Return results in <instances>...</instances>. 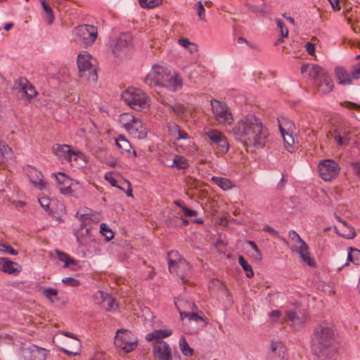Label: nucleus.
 Segmentation results:
<instances>
[{
    "mask_svg": "<svg viewBox=\"0 0 360 360\" xmlns=\"http://www.w3.org/2000/svg\"><path fill=\"white\" fill-rule=\"evenodd\" d=\"M173 130H174V131H175L177 134V135H178L177 139L178 140L186 139L188 138V134L186 132H185L184 131L181 130L178 125H174L173 127Z\"/></svg>",
    "mask_w": 360,
    "mask_h": 360,
    "instance_id": "nucleus-59",
    "label": "nucleus"
},
{
    "mask_svg": "<svg viewBox=\"0 0 360 360\" xmlns=\"http://www.w3.org/2000/svg\"><path fill=\"white\" fill-rule=\"evenodd\" d=\"M142 122L139 119L135 117L132 123H131L130 127L127 130L130 134H131V129H135L138 127H140L142 125Z\"/></svg>",
    "mask_w": 360,
    "mask_h": 360,
    "instance_id": "nucleus-63",
    "label": "nucleus"
},
{
    "mask_svg": "<svg viewBox=\"0 0 360 360\" xmlns=\"http://www.w3.org/2000/svg\"><path fill=\"white\" fill-rule=\"evenodd\" d=\"M320 177L325 181H330L338 175L340 167L332 159L323 160L318 165Z\"/></svg>",
    "mask_w": 360,
    "mask_h": 360,
    "instance_id": "nucleus-11",
    "label": "nucleus"
},
{
    "mask_svg": "<svg viewBox=\"0 0 360 360\" xmlns=\"http://www.w3.org/2000/svg\"><path fill=\"white\" fill-rule=\"evenodd\" d=\"M347 260L355 265L360 264V250L356 248H349Z\"/></svg>",
    "mask_w": 360,
    "mask_h": 360,
    "instance_id": "nucleus-39",
    "label": "nucleus"
},
{
    "mask_svg": "<svg viewBox=\"0 0 360 360\" xmlns=\"http://www.w3.org/2000/svg\"><path fill=\"white\" fill-rule=\"evenodd\" d=\"M0 153L1 157L3 158V162L4 160H8L12 157V150L11 148L4 142L0 140Z\"/></svg>",
    "mask_w": 360,
    "mask_h": 360,
    "instance_id": "nucleus-41",
    "label": "nucleus"
},
{
    "mask_svg": "<svg viewBox=\"0 0 360 360\" xmlns=\"http://www.w3.org/2000/svg\"><path fill=\"white\" fill-rule=\"evenodd\" d=\"M105 179L110 183V184L112 186L119 187L117 185V181L116 180V179L112 176V172H107L105 174Z\"/></svg>",
    "mask_w": 360,
    "mask_h": 360,
    "instance_id": "nucleus-62",
    "label": "nucleus"
},
{
    "mask_svg": "<svg viewBox=\"0 0 360 360\" xmlns=\"http://www.w3.org/2000/svg\"><path fill=\"white\" fill-rule=\"evenodd\" d=\"M58 334H62L70 338L72 344L73 345L72 348H60V350L70 356H77L80 354L81 351V341L76 338V336L70 332L60 331Z\"/></svg>",
    "mask_w": 360,
    "mask_h": 360,
    "instance_id": "nucleus-21",
    "label": "nucleus"
},
{
    "mask_svg": "<svg viewBox=\"0 0 360 360\" xmlns=\"http://www.w3.org/2000/svg\"><path fill=\"white\" fill-rule=\"evenodd\" d=\"M279 131L282 135L284 147L290 153H292L295 150V140L290 130L292 127V124L285 117L278 118Z\"/></svg>",
    "mask_w": 360,
    "mask_h": 360,
    "instance_id": "nucleus-12",
    "label": "nucleus"
},
{
    "mask_svg": "<svg viewBox=\"0 0 360 360\" xmlns=\"http://www.w3.org/2000/svg\"><path fill=\"white\" fill-rule=\"evenodd\" d=\"M46 351L44 348L30 345L24 348V360H45Z\"/></svg>",
    "mask_w": 360,
    "mask_h": 360,
    "instance_id": "nucleus-20",
    "label": "nucleus"
},
{
    "mask_svg": "<svg viewBox=\"0 0 360 360\" xmlns=\"http://www.w3.org/2000/svg\"><path fill=\"white\" fill-rule=\"evenodd\" d=\"M328 74L323 68L317 64L312 65L309 71V77L314 81V84Z\"/></svg>",
    "mask_w": 360,
    "mask_h": 360,
    "instance_id": "nucleus-29",
    "label": "nucleus"
},
{
    "mask_svg": "<svg viewBox=\"0 0 360 360\" xmlns=\"http://www.w3.org/2000/svg\"><path fill=\"white\" fill-rule=\"evenodd\" d=\"M75 34L79 40L86 46L91 45L96 39L97 27L89 25H82L75 29Z\"/></svg>",
    "mask_w": 360,
    "mask_h": 360,
    "instance_id": "nucleus-14",
    "label": "nucleus"
},
{
    "mask_svg": "<svg viewBox=\"0 0 360 360\" xmlns=\"http://www.w3.org/2000/svg\"><path fill=\"white\" fill-rule=\"evenodd\" d=\"M24 172L32 184V186L39 191H46L49 189V184L44 177L42 173L35 167L27 165L24 167Z\"/></svg>",
    "mask_w": 360,
    "mask_h": 360,
    "instance_id": "nucleus-13",
    "label": "nucleus"
},
{
    "mask_svg": "<svg viewBox=\"0 0 360 360\" xmlns=\"http://www.w3.org/2000/svg\"><path fill=\"white\" fill-rule=\"evenodd\" d=\"M77 217L79 219V220L81 221L82 225H86L87 223H89L91 220L93 215L90 214L89 213L80 214V213L77 212Z\"/></svg>",
    "mask_w": 360,
    "mask_h": 360,
    "instance_id": "nucleus-56",
    "label": "nucleus"
},
{
    "mask_svg": "<svg viewBox=\"0 0 360 360\" xmlns=\"http://www.w3.org/2000/svg\"><path fill=\"white\" fill-rule=\"evenodd\" d=\"M286 348L280 341H271L269 357L271 360H285Z\"/></svg>",
    "mask_w": 360,
    "mask_h": 360,
    "instance_id": "nucleus-22",
    "label": "nucleus"
},
{
    "mask_svg": "<svg viewBox=\"0 0 360 360\" xmlns=\"http://www.w3.org/2000/svg\"><path fill=\"white\" fill-rule=\"evenodd\" d=\"M276 22L277 24V26L279 27L280 29V32H281V34L283 37H288V28L285 27V24L283 23V22L279 19V18H276Z\"/></svg>",
    "mask_w": 360,
    "mask_h": 360,
    "instance_id": "nucleus-55",
    "label": "nucleus"
},
{
    "mask_svg": "<svg viewBox=\"0 0 360 360\" xmlns=\"http://www.w3.org/2000/svg\"><path fill=\"white\" fill-rule=\"evenodd\" d=\"M211 181L224 191L229 190L234 186L231 180L221 176H214L211 178Z\"/></svg>",
    "mask_w": 360,
    "mask_h": 360,
    "instance_id": "nucleus-32",
    "label": "nucleus"
},
{
    "mask_svg": "<svg viewBox=\"0 0 360 360\" xmlns=\"http://www.w3.org/2000/svg\"><path fill=\"white\" fill-rule=\"evenodd\" d=\"M43 7L44 14V20L48 24L51 25L54 20V15L51 7L46 3V0H39Z\"/></svg>",
    "mask_w": 360,
    "mask_h": 360,
    "instance_id": "nucleus-34",
    "label": "nucleus"
},
{
    "mask_svg": "<svg viewBox=\"0 0 360 360\" xmlns=\"http://www.w3.org/2000/svg\"><path fill=\"white\" fill-rule=\"evenodd\" d=\"M153 352L159 360H172V348L165 341H160L155 345Z\"/></svg>",
    "mask_w": 360,
    "mask_h": 360,
    "instance_id": "nucleus-17",
    "label": "nucleus"
},
{
    "mask_svg": "<svg viewBox=\"0 0 360 360\" xmlns=\"http://www.w3.org/2000/svg\"><path fill=\"white\" fill-rule=\"evenodd\" d=\"M42 295L51 302L53 303L58 295V290L53 288H46L42 290Z\"/></svg>",
    "mask_w": 360,
    "mask_h": 360,
    "instance_id": "nucleus-44",
    "label": "nucleus"
},
{
    "mask_svg": "<svg viewBox=\"0 0 360 360\" xmlns=\"http://www.w3.org/2000/svg\"><path fill=\"white\" fill-rule=\"evenodd\" d=\"M178 300H183L184 301H185V302L183 304L185 311H192L197 309L195 304L191 300L179 297L177 298L175 301H177Z\"/></svg>",
    "mask_w": 360,
    "mask_h": 360,
    "instance_id": "nucleus-54",
    "label": "nucleus"
},
{
    "mask_svg": "<svg viewBox=\"0 0 360 360\" xmlns=\"http://www.w3.org/2000/svg\"><path fill=\"white\" fill-rule=\"evenodd\" d=\"M140 6L142 8H153L159 5H160L162 2V0H139Z\"/></svg>",
    "mask_w": 360,
    "mask_h": 360,
    "instance_id": "nucleus-46",
    "label": "nucleus"
},
{
    "mask_svg": "<svg viewBox=\"0 0 360 360\" xmlns=\"http://www.w3.org/2000/svg\"><path fill=\"white\" fill-rule=\"evenodd\" d=\"M292 251L297 252L302 261L309 266H315V261L311 257L309 248L307 243H303L302 246H295L292 248Z\"/></svg>",
    "mask_w": 360,
    "mask_h": 360,
    "instance_id": "nucleus-25",
    "label": "nucleus"
},
{
    "mask_svg": "<svg viewBox=\"0 0 360 360\" xmlns=\"http://www.w3.org/2000/svg\"><path fill=\"white\" fill-rule=\"evenodd\" d=\"M317 91L321 94H326L331 92L334 88V83L332 77L328 74L314 84Z\"/></svg>",
    "mask_w": 360,
    "mask_h": 360,
    "instance_id": "nucleus-24",
    "label": "nucleus"
},
{
    "mask_svg": "<svg viewBox=\"0 0 360 360\" xmlns=\"http://www.w3.org/2000/svg\"><path fill=\"white\" fill-rule=\"evenodd\" d=\"M230 134L243 146L255 148H263L269 135L267 127L254 115H248L238 120Z\"/></svg>",
    "mask_w": 360,
    "mask_h": 360,
    "instance_id": "nucleus-2",
    "label": "nucleus"
},
{
    "mask_svg": "<svg viewBox=\"0 0 360 360\" xmlns=\"http://www.w3.org/2000/svg\"><path fill=\"white\" fill-rule=\"evenodd\" d=\"M56 254H57V256L58 257V259L64 262V265H63V267L65 268H67V267H70V268H72L71 266H76V267H78L79 266V262L77 261L76 259H75L74 258L71 257L70 255H68V254L62 252V251H60V250H56Z\"/></svg>",
    "mask_w": 360,
    "mask_h": 360,
    "instance_id": "nucleus-31",
    "label": "nucleus"
},
{
    "mask_svg": "<svg viewBox=\"0 0 360 360\" xmlns=\"http://www.w3.org/2000/svg\"><path fill=\"white\" fill-rule=\"evenodd\" d=\"M0 252L13 255L18 254V251L6 243H0Z\"/></svg>",
    "mask_w": 360,
    "mask_h": 360,
    "instance_id": "nucleus-51",
    "label": "nucleus"
},
{
    "mask_svg": "<svg viewBox=\"0 0 360 360\" xmlns=\"http://www.w3.org/2000/svg\"><path fill=\"white\" fill-rule=\"evenodd\" d=\"M37 91L34 86L31 84L27 79H24V96L27 98H32L37 96Z\"/></svg>",
    "mask_w": 360,
    "mask_h": 360,
    "instance_id": "nucleus-40",
    "label": "nucleus"
},
{
    "mask_svg": "<svg viewBox=\"0 0 360 360\" xmlns=\"http://www.w3.org/2000/svg\"><path fill=\"white\" fill-rule=\"evenodd\" d=\"M131 135H133L134 137L139 139H143L146 138L147 136V129L146 127H144L143 124L136 128L135 129H131Z\"/></svg>",
    "mask_w": 360,
    "mask_h": 360,
    "instance_id": "nucleus-48",
    "label": "nucleus"
},
{
    "mask_svg": "<svg viewBox=\"0 0 360 360\" xmlns=\"http://www.w3.org/2000/svg\"><path fill=\"white\" fill-rule=\"evenodd\" d=\"M172 334L171 329H158L155 330L153 332L148 333L146 336V339L148 342L153 340H160L163 338H167Z\"/></svg>",
    "mask_w": 360,
    "mask_h": 360,
    "instance_id": "nucleus-28",
    "label": "nucleus"
},
{
    "mask_svg": "<svg viewBox=\"0 0 360 360\" xmlns=\"http://www.w3.org/2000/svg\"><path fill=\"white\" fill-rule=\"evenodd\" d=\"M305 48H306V51L310 56H315V44L314 43H313L311 41L307 42L305 44Z\"/></svg>",
    "mask_w": 360,
    "mask_h": 360,
    "instance_id": "nucleus-64",
    "label": "nucleus"
},
{
    "mask_svg": "<svg viewBox=\"0 0 360 360\" xmlns=\"http://www.w3.org/2000/svg\"><path fill=\"white\" fill-rule=\"evenodd\" d=\"M179 349L182 354L185 356H192L194 354V350L189 345L184 336H181L179 341Z\"/></svg>",
    "mask_w": 360,
    "mask_h": 360,
    "instance_id": "nucleus-37",
    "label": "nucleus"
},
{
    "mask_svg": "<svg viewBox=\"0 0 360 360\" xmlns=\"http://www.w3.org/2000/svg\"><path fill=\"white\" fill-rule=\"evenodd\" d=\"M170 71L165 67L155 64L145 78V83L148 86H161L166 82Z\"/></svg>",
    "mask_w": 360,
    "mask_h": 360,
    "instance_id": "nucleus-10",
    "label": "nucleus"
},
{
    "mask_svg": "<svg viewBox=\"0 0 360 360\" xmlns=\"http://www.w3.org/2000/svg\"><path fill=\"white\" fill-rule=\"evenodd\" d=\"M335 73L338 82L340 84L347 85L352 84V75L342 67H337Z\"/></svg>",
    "mask_w": 360,
    "mask_h": 360,
    "instance_id": "nucleus-27",
    "label": "nucleus"
},
{
    "mask_svg": "<svg viewBox=\"0 0 360 360\" xmlns=\"http://www.w3.org/2000/svg\"><path fill=\"white\" fill-rule=\"evenodd\" d=\"M115 345L125 353L134 351L138 345V340L134 334L127 329H118L115 336Z\"/></svg>",
    "mask_w": 360,
    "mask_h": 360,
    "instance_id": "nucleus-8",
    "label": "nucleus"
},
{
    "mask_svg": "<svg viewBox=\"0 0 360 360\" xmlns=\"http://www.w3.org/2000/svg\"><path fill=\"white\" fill-rule=\"evenodd\" d=\"M248 244L255 251V254L254 255V256L255 257V258L260 260L262 259V252L259 250V249L258 248L257 244L254 241H252V240H248Z\"/></svg>",
    "mask_w": 360,
    "mask_h": 360,
    "instance_id": "nucleus-60",
    "label": "nucleus"
},
{
    "mask_svg": "<svg viewBox=\"0 0 360 360\" xmlns=\"http://www.w3.org/2000/svg\"><path fill=\"white\" fill-rule=\"evenodd\" d=\"M132 44V36L129 33H123L117 39L116 43L113 46L112 52L115 55H120V53L129 48Z\"/></svg>",
    "mask_w": 360,
    "mask_h": 360,
    "instance_id": "nucleus-19",
    "label": "nucleus"
},
{
    "mask_svg": "<svg viewBox=\"0 0 360 360\" xmlns=\"http://www.w3.org/2000/svg\"><path fill=\"white\" fill-rule=\"evenodd\" d=\"M60 193L64 195H70L79 198L84 194V188L79 181L70 179V182L64 184L58 188Z\"/></svg>",
    "mask_w": 360,
    "mask_h": 360,
    "instance_id": "nucleus-15",
    "label": "nucleus"
},
{
    "mask_svg": "<svg viewBox=\"0 0 360 360\" xmlns=\"http://www.w3.org/2000/svg\"><path fill=\"white\" fill-rule=\"evenodd\" d=\"M125 103L131 109L139 112H147L150 109V98L140 89L129 87L122 94Z\"/></svg>",
    "mask_w": 360,
    "mask_h": 360,
    "instance_id": "nucleus-3",
    "label": "nucleus"
},
{
    "mask_svg": "<svg viewBox=\"0 0 360 360\" xmlns=\"http://www.w3.org/2000/svg\"><path fill=\"white\" fill-rule=\"evenodd\" d=\"M167 257L169 271L176 274L183 283H186V276L190 273L191 269L190 264L176 251H170Z\"/></svg>",
    "mask_w": 360,
    "mask_h": 360,
    "instance_id": "nucleus-7",
    "label": "nucleus"
},
{
    "mask_svg": "<svg viewBox=\"0 0 360 360\" xmlns=\"http://www.w3.org/2000/svg\"><path fill=\"white\" fill-rule=\"evenodd\" d=\"M62 282L65 285L71 287H77L80 285V282L78 280L73 278L72 277L64 278L62 279Z\"/></svg>",
    "mask_w": 360,
    "mask_h": 360,
    "instance_id": "nucleus-57",
    "label": "nucleus"
},
{
    "mask_svg": "<svg viewBox=\"0 0 360 360\" xmlns=\"http://www.w3.org/2000/svg\"><path fill=\"white\" fill-rule=\"evenodd\" d=\"M135 117L131 113L126 112L120 115V122L124 126L126 130L129 129L131 123L134 121Z\"/></svg>",
    "mask_w": 360,
    "mask_h": 360,
    "instance_id": "nucleus-42",
    "label": "nucleus"
},
{
    "mask_svg": "<svg viewBox=\"0 0 360 360\" xmlns=\"http://www.w3.org/2000/svg\"><path fill=\"white\" fill-rule=\"evenodd\" d=\"M214 120L221 125H230L233 117L228 105L221 101L212 99L210 101Z\"/></svg>",
    "mask_w": 360,
    "mask_h": 360,
    "instance_id": "nucleus-9",
    "label": "nucleus"
},
{
    "mask_svg": "<svg viewBox=\"0 0 360 360\" xmlns=\"http://www.w3.org/2000/svg\"><path fill=\"white\" fill-rule=\"evenodd\" d=\"M338 333L333 325L326 321L316 324L310 337V347L315 360H338Z\"/></svg>",
    "mask_w": 360,
    "mask_h": 360,
    "instance_id": "nucleus-1",
    "label": "nucleus"
},
{
    "mask_svg": "<svg viewBox=\"0 0 360 360\" xmlns=\"http://www.w3.org/2000/svg\"><path fill=\"white\" fill-rule=\"evenodd\" d=\"M0 271L5 274L16 276L22 271L20 264L8 258L0 257Z\"/></svg>",
    "mask_w": 360,
    "mask_h": 360,
    "instance_id": "nucleus-18",
    "label": "nucleus"
},
{
    "mask_svg": "<svg viewBox=\"0 0 360 360\" xmlns=\"http://www.w3.org/2000/svg\"><path fill=\"white\" fill-rule=\"evenodd\" d=\"M351 75L353 79H358L360 78V62L353 66Z\"/></svg>",
    "mask_w": 360,
    "mask_h": 360,
    "instance_id": "nucleus-61",
    "label": "nucleus"
},
{
    "mask_svg": "<svg viewBox=\"0 0 360 360\" xmlns=\"http://www.w3.org/2000/svg\"><path fill=\"white\" fill-rule=\"evenodd\" d=\"M336 218L345 227L348 228L349 229V233H342L341 235L346 238H354L356 236V233L354 229L351 226L348 225V224L345 220L341 219L340 217L336 216Z\"/></svg>",
    "mask_w": 360,
    "mask_h": 360,
    "instance_id": "nucleus-49",
    "label": "nucleus"
},
{
    "mask_svg": "<svg viewBox=\"0 0 360 360\" xmlns=\"http://www.w3.org/2000/svg\"><path fill=\"white\" fill-rule=\"evenodd\" d=\"M52 153L57 157L61 163H72L75 161L76 163L82 162L85 164L86 162V155L79 150H74L71 146L67 144L56 143L51 148Z\"/></svg>",
    "mask_w": 360,
    "mask_h": 360,
    "instance_id": "nucleus-4",
    "label": "nucleus"
},
{
    "mask_svg": "<svg viewBox=\"0 0 360 360\" xmlns=\"http://www.w3.org/2000/svg\"><path fill=\"white\" fill-rule=\"evenodd\" d=\"M164 87L168 88L172 91H176L181 89L183 86V81L181 77L176 72H169L168 78L162 85Z\"/></svg>",
    "mask_w": 360,
    "mask_h": 360,
    "instance_id": "nucleus-26",
    "label": "nucleus"
},
{
    "mask_svg": "<svg viewBox=\"0 0 360 360\" xmlns=\"http://www.w3.org/2000/svg\"><path fill=\"white\" fill-rule=\"evenodd\" d=\"M184 302L185 301L183 300H178L177 301H174L175 306L180 314L181 319L187 318L189 321H193L195 322L204 321L203 318L199 316L197 313L194 312V311H185L184 307L183 306Z\"/></svg>",
    "mask_w": 360,
    "mask_h": 360,
    "instance_id": "nucleus-23",
    "label": "nucleus"
},
{
    "mask_svg": "<svg viewBox=\"0 0 360 360\" xmlns=\"http://www.w3.org/2000/svg\"><path fill=\"white\" fill-rule=\"evenodd\" d=\"M332 136L339 146H345L348 144L349 139L348 136L349 135L345 131L335 129Z\"/></svg>",
    "mask_w": 360,
    "mask_h": 360,
    "instance_id": "nucleus-35",
    "label": "nucleus"
},
{
    "mask_svg": "<svg viewBox=\"0 0 360 360\" xmlns=\"http://www.w3.org/2000/svg\"><path fill=\"white\" fill-rule=\"evenodd\" d=\"M101 232L105 237L108 240H110L113 238V233L110 228L104 223L100 225Z\"/></svg>",
    "mask_w": 360,
    "mask_h": 360,
    "instance_id": "nucleus-52",
    "label": "nucleus"
},
{
    "mask_svg": "<svg viewBox=\"0 0 360 360\" xmlns=\"http://www.w3.org/2000/svg\"><path fill=\"white\" fill-rule=\"evenodd\" d=\"M98 295H101V297L103 296L104 297V302L102 304L106 310H113L116 308L117 304H115V300L109 294L102 290H98Z\"/></svg>",
    "mask_w": 360,
    "mask_h": 360,
    "instance_id": "nucleus-36",
    "label": "nucleus"
},
{
    "mask_svg": "<svg viewBox=\"0 0 360 360\" xmlns=\"http://www.w3.org/2000/svg\"><path fill=\"white\" fill-rule=\"evenodd\" d=\"M285 316L287 321L291 322V326L295 330L300 329L308 319L307 314L298 308L287 310Z\"/></svg>",
    "mask_w": 360,
    "mask_h": 360,
    "instance_id": "nucleus-16",
    "label": "nucleus"
},
{
    "mask_svg": "<svg viewBox=\"0 0 360 360\" xmlns=\"http://www.w3.org/2000/svg\"><path fill=\"white\" fill-rule=\"evenodd\" d=\"M91 56L86 51L79 53L77 56V63L79 69V75L89 82H96L98 79L96 68L91 63Z\"/></svg>",
    "mask_w": 360,
    "mask_h": 360,
    "instance_id": "nucleus-6",
    "label": "nucleus"
},
{
    "mask_svg": "<svg viewBox=\"0 0 360 360\" xmlns=\"http://www.w3.org/2000/svg\"><path fill=\"white\" fill-rule=\"evenodd\" d=\"M162 163L169 167H176L177 169H185L189 167V163L186 158L181 155H175L172 162L171 164L166 163L162 161Z\"/></svg>",
    "mask_w": 360,
    "mask_h": 360,
    "instance_id": "nucleus-30",
    "label": "nucleus"
},
{
    "mask_svg": "<svg viewBox=\"0 0 360 360\" xmlns=\"http://www.w3.org/2000/svg\"><path fill=\"white\" fill-rule=\"evenodd\" d=\"M204 136L210 141L216 155L223 156L228 153L230 144L223 132L216 129H207L204 130Z\"/></svg>",
    "mask_w": 360,
    "mask_h": 360,
    "instance_id": "nucleus-5",
    "label": "nucleus"
},
{
    "mask_svg": "<svg viewBox=\"0 0 360 360\" xmlns=\"http://www.w3.org/2000/svg\"><path fill=\"white\" fill-rule=\"evenodd\" d=\"M116 146L122 151L130 153L131 145L130 142L123 135H120L115 139Z\"/></svg>",
    "mask_w": 360,
    "mask_h": 360,
    "instance_id": "nucleus-38",
    "label": "nucleus"
},
{
    "mask_svg": "<svg viewBox=\"0 0 360 360\" xmlns=\"http://www.w3.org/2000/svg\"><path fill=\"white\" fill-rule=\"evenodd\" d=\"M175 204L178 205L184 212V215L188 217H196L198 215V212L191 209H189L187 207L184 202L179 201V202H175Z\"/></svg>",
    "mask_w": 360,
    "mask_h": 360,
    "instance_id": "nucleus-47",
    "label": "nucleus"
},
{
    "mask_svg": "<svg viewBox=\"0 0 360 360\" xmlns=\"http://www.w3.org/2000/svg\"><path fill=\"white\" fill-rule=\"evenodd\" d=\"M12 91L16 95L22 93V82L21 78L15 82Z\"/></svg>",
    "mask_w": 360,
    "mask_h": 360,
    "instance_id": "nucleus-58",
    "label": "nucleus"
},
{
    "mask_svg": "<svg viewBox=\"0 0 360 360\" xmlns=\"http://www.w3.org/2000/svg\"><path fill=\"white\" fill-rule=\"evenodd\" d=\"M195 8L197 11V14H198L200 20H201L202 21H206L205 9V7H204L202 1H198L195 5Z\"/></svg>",
    "mask_w": 360,
    "mask_h": 360,
    "instance_id": "nucleus-50",
    "label": "nucleus"
},
{
    "mask_svg": "<svg viewBox=\"0 0 360 360\" xmlns=\"http://www.w3.org/2000/svg\"><path fill=\"white\" fill-rule=\"evenodd\" d=\"M238 263L242 266L243 270L246 273V276L248 278H252L254 276V272L252 266L248 263V262L245 259L243 256H240L238 258Z\"/></svg>",
    "mask_w": 360,
    "mask_h": 360,
    "instance_id": "nucleus-43",
    "label": "nucleus"
},
{
    "mask_svg": "<svg viewBox=\"0 0 360 360\" xmlns=\"http://www.w3.org/2000/svg\"><path fill=\"white\" fill-rule=\"evenodd\" d=\"M38 202L40 204L41 207L46 212L49 214H51L53 212V204L55 203L54 200H51L48 196H39Z\"/></svg>",
    "mask_w": 360,
    "mask_h": 360,
    "instance_id": "nucleus-33",
    "label": "nucleus"
},
{
    "mask_svg": "<svg viewBox=\"0 0 360 360\" xmlns=\"http://www.w3.org/2000/svg\"><path fill=\"white\" fill-rule=\"evenodd\" d=\"M52 176L56 179L57 183V188H58L62 184H67L70 182V177L65 174L63 172H58L57 174H52Z\"/></svg>",
    "mask_w": 360,
    "mask_h": 360,
    "instance_id": "nucleus-45",
    "label": "nucleus"
},
{
    "mask_svg": "<svg viewBox=\"0 0 360 360\" xmlns=\"http://www.w3.org/2000/svg\"><path fill=\"white\" fill-rule=\"evenodd\" d=\"M290 238L296 243L298 245L302 246L303 243H306L299 236V234L294 230H291L288 233Z\"/></svg>",
    "mask_w": 360,
    "mask_h": 360,
    "instance_id": "nucleus-53",
    "label": "nucleus"
}]
</instances>
